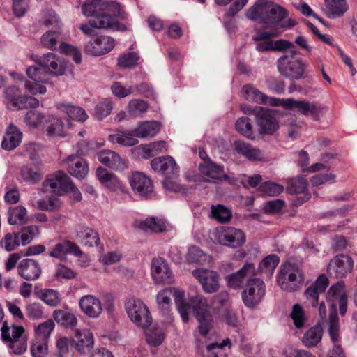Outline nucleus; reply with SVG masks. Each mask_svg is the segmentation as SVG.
Instances as JSON below:
<instances>
[{
  "label": "nucleus",
  "mask_w": 357,
  "mask_h": 357,
  "mask_svg": "<svg viewBox=\"0 0 357 357\" xmlns=\"http://www.w3.org/2000/svg\"><path fill=\"white\" fill-rule=\"evenodd\" d=\"M46 117L37 111L30 110L28 111L24 117L26 124L30 128H37L43 121H45Z\"/></svg>",
  "instance_id": "62"
},
{
  "label": "nucleus",
  "mask_w": 357,
  "mask_h": 357,
  "mask_svg": "<svg viewBox=\"0 0 357 357\" xmlns=\"http://www.w3.org/2000/svg\"><path fill=\"white\" fill-rule=\"evenodd\" d=\"M62 204V201L58 197L50 195L36 201L34 207L40 211L55 212L61 208Z\"/></svg>",
  "instance_id": "43"
},
{
  "label": "nucleus",
  "mask_w": 357,
  "mask_h": 357,
  "mask_svg": "<svg viewBox=\"0 0 357 357\" xmlns=\"http://www.w3.org/2000/svg\"><path fill=\"white\" fill-rule=\"evenodd\" d=\"M20 176L24 181L31 184L38 183L42 178V174L39 170L35 169L31 165H26L22 167L20 170Z\"/></svg>",
  "instance_id": "55"
},
{
  "label": "nucleus",
  "mask_w": 357,
  "mask_h": 357,
  "mask_svg": "<svg viewBox=\"0 0 357 357\" xmlns=\"http://www.w3.org/2000/svg\"><path fill=\"white\" fill-rule=\"evenodd\" d=\"M291 317L297 328H303L306 322V317L302 307L299 304L293 306Z\"/></svg>",
  "instance_id": "64"
},
{
  "label": "nucleus",
  "mask_w": 357,
  "mask_h": 357,
  "mask_svg": "<svg viewBox=\"0 0 357 357\" xmlns=\"http://www.w3.org/2000/svg\"><path fill=\"white\" fill-rule=\"evenodd\" d=\"M139 229L145 232L162 233L167 230L165 220L158 217H148L142 221L138 226Z\"/></svg>",
  "instance_id": "38"
},
{
  "label": "nucleus",
  "mask_w": 357,
  "mask_h": 357,
  "mask_svg": "<svg viewBox=\"0 0 357 357\" xmlns=\"http://www.w3.org/2000/svg\"><path fill=\"white\" fill-rule=\"evenodd\" d=\"M215 238L219 243L233 248L242 246L245 241V234L231 227H222L218 229Z\"/></svg>",
  "instance_id": "11"
},
{
  "label": "nucleus",
  "mask_w": 357,
  "mask_h": 357,
  "mask_svg": "<svg viewBox=\"0 0 357 357\" xmlns=\"http://www.w3.org/2000/svg\"><path fill=\"white\" fill-rule=\"evenodd\" d=\"M298 273V270L291 264L284 265L278 277V283L281 289L290 292L296 291L299 283Z\"/></svg>",
  "instance_id": "17"
},
{
  "label": "nucleus",
  "mask_w": 357,
  "mask_h": 357,
  "mask_svg": "<svg viewBox=\"0 0 357 357\" xmlns=\"http://www.w3.org/2000/svg\"><path fill=\"white\" fill-rule=\"evenodd\" d=\"M1 331L2 340L8 343L21 337L24 332V328L21 326L11 325L9 326L7 322L4 321Z\"/></svg>",
  "instance_id": "48"
},
{
  "label": "nucleus",
  "mask_w": 357,
  "mask_h": 357,
  "mask_svg": "<svg viewBox=\"0 0 357 357\" xmlns=\"http://www.w3.org/2000/svg\"><path fill=\"white\" fill-rule=\"evenodd\" d=\"M172 291V296L174 298V301L182 320L183 322H188V314L190 309L191 303L189 304L185 301V291L180 289L169 288Z\"/></svg>",
  "instance_id": "36"
},
{
  "label": "nucleus",
  "mask_w": 357,
  "mask_h": 357,
  "mask_svg": "<svg viewBox=\"0 0 357 357\" xmlns=\"http://www.w3.org/2000/svg\"><path fill=\"white\" fill-rule=\"evenodd\" d=\"M75 232L76 239L86 246H97L100 243L98 232L86 225H79L76 226Z\"/></svg>",
  "instance_id": "28"
},
{
  "label": "nucleus",
  "mask_w": 357,
  "mask_h": 357,
  "mask_svg": "<svg viewBox=\"0 0 357 357\" xmlns=\"http://www.w3.org/2000/svg\"><path fill=\"white\" fill-rule=\"evenodd\" d=\"M199 168L203 175L210 178L213 182L226 181L229 178V176L223 172L224 167L217 165L209 159L200 164Z\"/></svg>",
  "instance_id": "31"
},
{
  "label": "nucleus",
  "mask_w": 357,
  "mask_h": 357,
  "mask_svg": "<svg viewBox=\"0 0 357 357\" xmlns=\"http://www.w3.org/2000/svg\"><path fill=\"white\" fill-rule=\"evenodd\" d=\"M278 106H282L286 109L296 110L305 115L311 116L317 120L321 108L314 102L306 100H297L293 98L280 99Z\"/></svg>",
  "instance_id": "10"
},
{
  "label": "nucleus",
  "mask_w": 357,
  "mask_h": 357,
  "mask_svg": "<svg viewBox=\"0 0 357 357\" xmlns=\"http://www.w3.org/2000/svg\"><path fill=\"white\" fill-rule=\"evenodd\" d=\"M280 258L276 255H270L264 258L259 264L261 271L271 275L278 265Z\"/></svg>",
  "instance_id": "60"
},
{
  "label": "nucleus",
  "mask_w": 357,
  "mask_h": 357,
  "mask_svg": "<svg viewBox=\"0 0 357 357\" xmlns=\"http://www.w3.org/2000/svg\"><path fill=\"white\" fill-rule=\"evenodd\" d=\"M98 158L101 163L116 171H123L128 167L126 162L116 153L110 150L101 151Z\"/></svg>",
  "instance_id": "30"
},
{
  "label": "nucleus",
  "mask_w": 357,
  "mask_h": 357,
  "mask_svg": "<svg viewBox=\"0 0 357 357\" xmlns=\"http://www.w3.org/2000/svg\"><path fill=\"white\" fill-rule=\"evenodd\" d=\"M235 128L245 137L249 139H254L255 138L253 126L250 119L248 117L243 116L238 119Z\"/></svg>",
  "instance_id": "52"
},
{
  "label": "nucleus",
  "mask_w": 357,
  "mask_h": 357,
  "mask_svg": "<svg viewBox=\"0 0 357 357\" xmlns=\"http://www.w3.org/2000/svg\"><path fill=\"white\" fill-rule=\"evenodd\" d=\"M115 45L114 40L108 36H97L91 38L85 45L86 54L93 56H100L109 53Z\"/></svg>",
  "instance_id": "14"
},
{
  "label": "nucleus",
  "mask_w": 357,
  "mask_h": 357,
  "mask_svg": "<svg viewBox=\"0 0 357 357\" xmlns=\"http://www.w3.org/2000/svg\"><path fill=\"white\" fill-rule=\"evenodd\" d=\"M36 66H30L26 69L28 77L36 83L31 84L30 82L26 81L24 88L27 92L32 94H44L47 91L46 87L39 83H47L50 78V74L43 65L38 63V59L36 60Z\"/></svg>",
  "instance_id": "6"
},
{
  "label": "nucleus",
  "mask_w": 357,
  "mask_h": 357,
  "mask_svg": "<svg viewBox=\"0 0 357 357\" xmlns=\"http://www.w3.org/2000/svg\"><path fill=\"white\" fill-rule=\"evenodd\" d=\"M70 178L61 171L48 175L43 182L42 188L44 191H50L56 195H63L68 192Z\"/></svg>",
  "instance_id": "12"
},
{
  "label": "nucleus",
  "mask_w": 357,
  "mask_h": 357,
  "mask_svg": "<svg viewBox=\"0 0 357 357\" xmlns=\"http://www.w3.org/2000/svg\"><path fill=\"white\" fill-rule=\"evenodd\" d=\"M96 176L101 184L109 190H120L122 193L127 192L126 187L122 185L119 179L114 174L109 173L105 168L98 167Z\"/></svg>",
  "instance_id": "26"
},
{
  "label": "nucleus",
  "mask_w": 357,
  "mask_h": 357,
  "mask_svg": "<svg viewBox=\"0 0 357 357\" xmlns=\"http://www.w3.org/2000/svg\"><path fill=\"white\" fill-rule=\"evenodd\" d=\"M53 318L58 324L64 327H74L77 323V319L75 315L63 310H54Z\"/></svg>",
  "instance_id": "50"
},
{
  "label": "nucleus",
  "mask_w": 357,
  "mask_h": 357,
  "mask_svg": "<svg viewBox=\"0 0 357 357\" xmlns=\"http://www.w3.org/2000/svg\"><path fill=\"white\" fill-rule=\"evenodd\" d=\"M234 148L238 153L243 155L249 160H261L264 157V153L259 149L243 141H236Z\"/></svg>",
  "instance_id": "34"
},
{
  "label": "nucleus",
  "mask_w": 357,
  "mask_h": 357,
  "mask_svg": "<svg viewBox=\"0 0 357 357\" xmlns=\"http://www.w3.org/2000/svg\"><path fill=\"white\" fill-rule=\"evenodd\" d=\"M326 301L331 306L329 319L335 313L337 316L336 305H339L340 314L344 316L347 310L348 298L345 289L344 282L340 280L332 284L326 294Z\"/></svg>",
  "instance_id": "5"
},
{
  "label": "nucleus",
  "mask_w": 357,
  "mask_h": 357,
  "mask_svg": "<svg viewBox=\"0 0 357 357\" xmlns=\"http://www.w3.org/2000/svg\"><path fill=\"white\" fill-rule=\"evenodd\" d=\"M17 234L19 237L20 236L21 245H26L30 243L38 234V228L35 225L26 226L22 227Z\"/></svg>",
  "instance_id": "58"
},
{
  "label": "nucleus",
  "mask_w": 357,
  "mask_h": 357,
  "mask_svg": "<svg viewBox=\"0 0 357 357\" xmlns=\"http://www.w3.org/2000/svg\"><path fill=\"white\" fill-rule=\"evenodd\" d=\"M187 259L190 263L205 264L210 261V257L204 253L199 248L194 245L189 248Z\"/></svg>",
  "instance_id": "54"
},
{
  "label": "nucleus",
  "mask_w": 357,
  "mask_h": 357,
  "mask_svg": "<svg viewBox=\"0 0 357 357\" xmlns=\"http://www.w3.org/2000/svg\"><path fill=\"white\" fill-rule=\"evenodd\" d=\"M279 72L286 77L292 79H299L303 77L305 64L300 59L284 55L278 60Z\"/></svg>",
  "instance_id": "8"
},
{
  "label": "nucleus",
  "mask_w": 357,
  "mask_h": 357,
  "mask_svg": "<svg viewBox=\"0 0 357 357\" xmlns=\"http://www.w3.org/2000/svg\"><path fill=\"white\" fill-rule=\"evenodd\" d=\"M242 91L245 99L249 101L271 106H278L279 98L267 96L252 84L244 85Z\"/></svg>",
  "instance_id": "23"
},
{
  "label": "nucleus",
  "mask_w": 357,
  "mask_h": 357,
  "mask_svg": "<svg viewBox=\"0 0 357 357\" xmlns=\"http://www.w3.org/2000/svg\"><path fill=\"white\" fill-rule=\"evenodd\" d=\"M306 180L303 177L292 178L288 182L287 190L290 194L301 195L294 201L296 206L306 202L311 197V194L307 191Z\"/></svg>",
  "instance_id": "22"
},
{
  "label": "nucleus",
  "mask_w": 357,
  "mask_h": 357,
  "mask_svg": "<svg viewBox=\"0 0 357 357\" xmlns=\"http://www.w3.org/2000/svg\"><path fill=\"white\" fill-rule=\"evenodd\" d=\"M146 339L149 344L153 347L160 345L165 340V334L159 327H154L153 329L146 332Z\"/></svg>",
  "instance_id": "57"
},
{
  "label": "nucleus",
  "mask_w": 357,
  "mask_h": 357,
  "mask_svg": "<svg viewBox=\"0 0 357 357\" xmlns=\"http://www.w3.org/2000/svg\"><path fill=\"white\" fill-rule=\"evenodd\" d=\"M323 330L321 326L317 325L307 330L303 336L302 342L307 347H315L321 340Z\"/></svg>",
  "instance_id": "46"
},
{
  "label": "nucleus",
  "mask_w": 357,
  "mask_h": 357,
  "mask_svg": "<svg viewBox=\"0 0 357 357\" xmlns=\"http://www.w3.org/2000/svg\"><path fill=\"white\" fill-rule=\"evenodd\" d=\"M17 273L26 281H35L40 278L42 268L38 261L26 258L20 261L17 266Z\"/></svg>",
  "instance_id": "19"
},
{
  "label": "nucleus",
  "mask_w": 357,
  "mask_h": 357,
  "mask_svg": "<svg viewBox=\"0 0 357 357\" xmlns=\"http://www.w3.org/2000/svg\"><path fill=\"white\" fill-rule=\"evenodd\" d=\"M192 275L201 284L204 292L213 294L220 289L219 274L213 270L197 268L192 271Z\"/></svg>",
  "instance_id": "15"
},
{
  "label": "nucleus",
  "mask_w": 357,
  "mask_h": 357,
  "mask_svg": "<svg viewBox=\"0 0 357 357\" xmlns=\"http://www.w3.org/2000/svg\"><path fill=\"white\" fill-rule=\"evenodd\" d=\"M68 172L73 176L82 179L84 178L89 172L88 165L85 160L77 155H70L66 160Z\"/></svg>",
  "instance_id": "33"
},
{
  "label": "nucleus",
  "mask_w": 357,
  "mask_h": 357,
  "mask_svg": "<svg viewBox=\"0 0 357 357\" xmlns=\"http://www.w3.org/2000/svg\"><path fill=\"white\" fill-rule=\"evenodd\" d=\"M151 166L155 172H160L166 176L162 181V185L167 190L181 194L187 192L186 187L174 181L179 175V167L172 156L155 158L151 160Z\"/></svg>",
  "instance_id": "2"
},
{
  "label": "nucleus",
  "mask_w": 357,
  "mask_h": 357,
  "mask_svg": "<svg viewBox=\"0 0 357 357\" xmlns=\"http://www.w3.org/2000/svg\"><path fill=\"white\" fill-rule=\"evenodd\" d=\"M47 123L45 132L50 137H58L65 136V126L60 118L49 116L46 117Z\"/></svg>",
  "instance_id": "42"
},
{
  "label": "nucleus",
  "mask_w": 357,
  "mask_h": 357,
  "mask_svg": "<svg viewBox=\"0 0 357 357\" xmlns=\"http://www.w3.org/2000/svg\"><path fill=\"white\" fill-rule=\"evenodd\" d=\"M27 211L22 206L10 207L8 211V222L10 225L23 223L26 219Z\"/></svg>",
  "instance_id": "53"
},
{
  "label": "nucleus",
  "mask_w": 357,
  "mask_h": 357,
  "mask_svg": "<svg viewBox=\"0 0 357 357\" xmlns=\"http://www.w3.org/2000/svg\"><path fill=\"white\" fill-rule=\"evenodd\" d=\"M254 112L258 131L261 135H272L278 130L279 123L271 110L258 107Z\"/></svg>",
  "instance_id": "9"
},
{
  "label": "nucleus",
  "mask_w": 357,
  "mask_h": 357,
  "mask_svg": "<svg viewBox=\"0 0 357 357\" xmlns=\"http://www.w3.org/2000/svg\"><path fill=\"white\" fill-rule=\"evenodd\" d=\"M21 244L17 233H8L1 240L0 245L6 250H14Z\"/></svg>",
  "instance_id": "59"
},
{
  "label": "nucleus",
  "mask_w": 357,
  "mask_h": 357,
  "mask_svg": "<svg viewBox=\"0 0 357 357\" xmlns=\"http://www.w3.org/2000/svg\"><path fill=\"white\" fill-rule=\"evenodd\" d=\"M60 29H54L47 31L41 37L42 45L49 49H57V43L59 41Z\"/></svg>",
  "instance_id": "56"
},
{
  "label": "nucleus",
  "mask_w": 357,
  "mask_h": 357,
  "mask_svg": "<svg viewBox=\"0 0 357 357\" xmlns=\"http://www.w3.org/2000/svg\"><path fill=\"white\" fill-rule=\"evenodd\" d=\"M56 108L59 111L66 113L73 120L84 121L88 118V115L84 109L73 105L69 102H58Z\"/></svg>",
  "instance_id": "39"
},
{
  "label": "nucleus",
  "mask_w": 357,
  "mask_h": 357,
  "mask_svg": "<svg viewBox=\"0 0 357 357\" xmlns=\"http://www.w3.org/2000/svg\"><path fill=\"white\" fill-rule=\"evenodd\" d=\"M26 314L32 320H38L43 317V307L39 303L28 304L25 308Z\"/></svg>",
  "instance_id": "63"
},
{
  "label": "nucleus",
  "mask_w": 357,
  "mask_h": 357,
  "mask_svg": "<svg viewBox=\"0 0 357 357\" xmlns=\"http://www.w3.org/2000/svg\"><path fill=\"white\" fill-rule=\"evenodd\" d=\"M328 284V278L324 275H321L306 289L305 296L313 307L318 305L319 294L325 291Z\"/></svg>",
  "instance_id": "24"
},
{
  "label": "nucleus",
  "mask_w": 357,
  "mask_h": 357,
  "mask_svg": "<svg viewBox=\"0 0 357 357\" xmlns=\"http://www.w3.org/2000/svg\"><path fill=\"white\" fill-rule=\"evenodd\" d=\"M169 288L159 291L156 296V303L158 309L164 316H168L172 306V292Z\"/></svg>",
  "instance_id": "47"
},
{
  "label": "nucleus",
  "mask_w": 357,
  "mask_h": 357,
  "mask_svg": "<svg viewBox=\"0 0 357 357\" xmlns=\"http://www.w3.org/2000/svg\"><path fill=\"white\" fill-rule=\"evenodd\" d=\"M153 189L152 181L141 172H135V190L139 196L147 197L152 193Z\"/></svg>",
  "instance_id": "44"
},
{
  "label": "nucleus",
  "mask_w": 357,
  "mask_h": 357,
  "mask_svg": "<svg viewBox=\"0 0 357 357\" xmlns=\"http://www.w3.org/2000/svg\"><path fill=\"white\" fill-rule=\"evenodd\" d=\"M75 337V347L79 352H85L93 345V333L88 329L77 330Z\"/></svg>",
  "instance_id": "41"
},
{
  "label": "nucleus",
  "mask_w": 357,
  "mask_h": 357,
  "mask_svg": "<svg viewBox=\"0 0 357 357\" xmlns=\"http://www.w3.org/2000/svg\"><path fill=\"white\" fill-rule=\"evenodd\" d=\"M190 303L199 322V331L201 335L205 336L211 328L212 307L208 305L207 299L200 294L191 297Z\"/></svg>",
  "instance_id": "4"
},
{
  "label": "nucleus",
  "mask_w": 357,
  "mask_h": 357,
  "mask_svg": "<svg viewBox=\"0 0 357 357\" xmlns=\"http://www.w3.org/2000/svg\"><path fill=\"white\" fill-rule=\"evenodd\" d=\"M354 266L353 259L346 255H338L331 260L328 266V272L336 278H344L351 273Z\"/></svg>",
  "instance_id": "16"
},
{
  "label": "nucleus",
  "mask_w": 357,
  "mask_h": 357,
  "mask_svg": "<svg viewBox=\"0 0 357 357\" xmlns=\"http://www.w3.org/2000/svg\"><path fill=\"white\" fill-rule=\"evenodd\" d=\"M151 273L157 284H170L173 282V275L166 261L162 258L154 259L152 261Z\"/></svg>",
  "instance_id": "21"
},
{
  "label": "nucleus",
  "mask_w": 357,
  "mask_h": 357,
  "mask_svg": "<svg viewBox=\"0 0 357 357\" xmlns=\"http://www.w3.org/2000/svg\"><path fill=\"white\" fill-rule=\"evenodd\" d=\"M232 213L230 209L222 204L211 206V218L220 223L224 224L230 221Z\"/></svg>",
  "instance_id": "51"
},
{
  "label": "nucleus",
  "mask_w": 357,
  "mask_h": 357,
  "mask_svg": "<svg viewBox=\"0 0 357 357\" xmlns=\"http://www.w3.org/2000/svg\"><path fill=\"white\" fill-rule=\"evenodd\" d=\"M22 132L15 126H9L2 140V148L8 151L15 149L22 141Z\"/></svg>",
  "instance_id": "35"
},
{
  "label": "nucleus",
  "mask_w": 357,
  "mask_h": 357,
  "mask_svg": "<svg viewBox=\"0 0 357 357\" xmlns=\"http://www.w3.org/2000/svg\"><path fill=\"white\" fill-rule=\"evenodd\" d=\"M256 274L254 264L246 263L240 270L227 276L228 285L233 289H238L241 287L246 278L252 277Z\"/></svg>",
  "instance_id": "29"
},
{
  "label": "nucleus",
  "mask_w": 357,
  "mask_h": 357,
  "mask_svg": "<svg viewBox=\"0 0 357 357\" xmlns=\"http://www.w3.org/2000/svg\"><path fill=\"white\" fill-rule=\"evenodd\" d=\"M38 62L43 65L50 75H62L65 73L66 68L65 60L54 53L49 52L43 54V56L38 58Z\"/></svg>",
  "instance_id": "18"
},
{
  "label": "nucleus",
  "mask_w": 357,
  "mask_h": 357,
  "mask_svg": "<svg viewBox=\"0 0 357 357\" xmlns=\"http://www.w3.org/2000/svg\"><path fill=\"white\" fill-rule=\"evenodd\" d=\"M38 298L47 305L56 307L61 304V296L58 291L52 289H44L36 293Z\"/></svg>",
  "instance_id": "45"
},
{
  "label": "nucleus",
  "mask_w": 357,
  "mask_h": 357,
  "mask_svg": "<svg viewBox=\"0 0 357 357\" xmlns=\"http://www.w3.org/2000/svg\"><path fill=\"white\" fill-rule=\"evenodd\" d=\"M68 253L73 254L77 257L83 255L82 251L78 245L70 241L65 240L54 245L49 252V255L52 257L63 261L66 259Z\"/></svg>",
  "instance_id": "20"
},
{
  "label": "nucleus",
  "mask_w": 357,
  "mask_h": 357,
  "mask_svg": "<svg viewBox=\"0 0 357 357\" xmlns=\"http://www.w3.org/2000/svg\"><path fill=\"white\" fill-rule=\"evenodd\" d=\"M93 28L96 29H111L114 31H125L126 26L118 22L116 18L112 16H102L97 19L89 20V24L80 25V30L87 36H91L93 33Z\"/></svg>",
  "instance_id": "13"
},
{
  "label": "nucleus",
  "mask_w": 357,
  "mask_h": 357,
  "mask_svg": "<svg viewBox=\"0 0 357 357\" xmlns=\"http://www.w3.org/2000/svg\"><path fill=\"white\" fill-rule=\"evenodd\" d=\"M82 13L88 17L97 19L102 16L124 18L125 14L120 3L105 0H87L83 4Z\"/></svg>",
  "instance_id": "3"
},
{
  "label": "nucleus",
  "mask_w": 357,
  "mask_h": 357,
  "mask_svg": "<svg viewBox=\"0 0 357 357\" xmlns=\"http://www.w3.org/2000/svg\"><path fill=\"white\" fill-rule=\"evenodd\" d=\"M287 14L285 9L270 0H257L246 11L245 15L252 21L271 27L278 25Z\"/></svg>",
  "instance_id": "1"
},
{
  "label": "nucleus",
  "mask_w": 357,
  "mask_h": 357,
  "mask_svg": "<svg viewBox=\"0 0 357 357\" xmlns=\"http://www.w3.org/2000/svg\"><path fill=\"white\" fill-rule=\"evenodd\" d=\"M266 294V286L259 278H250L242 292V299L248 307L253 308L262 300Z\"/></svg>",
  "instance_id": "7"
},
{
  "label": "nucleus",
  "mask_w": 357,
  "mask_h": 357,
  "mask_svg": "<svg viewBox=\"0 0 357 357\" xmlns=\"http://www.w3.org/2000/svg\"><path fill=\"white\" fill-rule=\"evenodd\" d=\"M160 125L156 121H143L135 128V137L152 138L160 131Z\"/></svg>",
  "instance_id": "40"
},
{
  "label": "nucleus",
  "mask_w": 357,
  "mask_h": 357,
  "mask_svg": "<svg viewBox=\"0 0 357 357\" xmlns=\"http://www.w3.org/2000/svg\"><path fill=\"white\" fill-rule=\"evenodd\" d=\"M324 12L328 18L340 17L349 9L347 0H324Z\"/></svg>",
  "instance_id": "32"
},
{
  "label": "nucleus",
  "mask_w": 357,
  "mask_h": 357,
  "mask_svg": "<svg viewBox=\"0 0 357 357\" xmlns=\"http://www.w3.org/2000/svg\"><path fill=\"white\" fill-rule=\"evenodd\" d=\"M328 333L331 340L333 342L332 357H345L342 348L339 344L340 342V324L339 318L335 313L331 315L328 320Z\"/></svg>",
  "instance_id": "27"
},
{
  "label": "nucleus",
  "mask_w": 357,
  "mask_h": 357,
  "mask_svg": "<svg viewBox=\"0 0 357 357\" xmlns=\"http://www.w3.org/2000/svg\"><path fill=\"white\" fill-rule=\"evenodd\" d=\"M79 305L85 315L90 318H98L102 313L100 301L93 295H85L79 301Z\"/></svg>",
  "instance_id": "25"
},
{
  "label": "nucleus",
  "mask_w": 357,
  "mask_h": 357,
  "mask_svg": "<svg viewBox=\"0 0 357 357\" xmlns=\"http://www.w3.org/2000/svg\"><path fill=\"white\" fill-rule=\"evenodd\" d=\"M7 106L10 109H17L23 107L20 102L21 98L19 89L15 86H8L4 91Z\"/></svg>",
  "instance_id": "49"
},
{
  "label": "nucleus",
  "mask_w": 357,
  "mask_h": 357,
  "mask_svg": "<svg viewBox=\"0 0 357 357\" xmlns=\"http://www.w3.org/2000/svg\"><path fill=\"white\" fill-rule=\"evenodd\" d=\"M259 190L268 196H277L284 191V187L273 181H266L261 184Z\"/></svg>",
  "instance_id": "61"
},
{
  "label": "nucleus",
  "mask_w": 357,
  "mask_h": 357,
  "mask_svg": "<svg viewBox=\"0 0 357 357\" xmlns=\"http://www.w3.org/2000/svg\"><path fill=\"white\" fill-rule=\"evenodd\" d=\"M152 320L147 306L140 300L135 301V324L146 329L152 324Z\"/></svg>",
  "instance_id": "37"
}]
</instances>
